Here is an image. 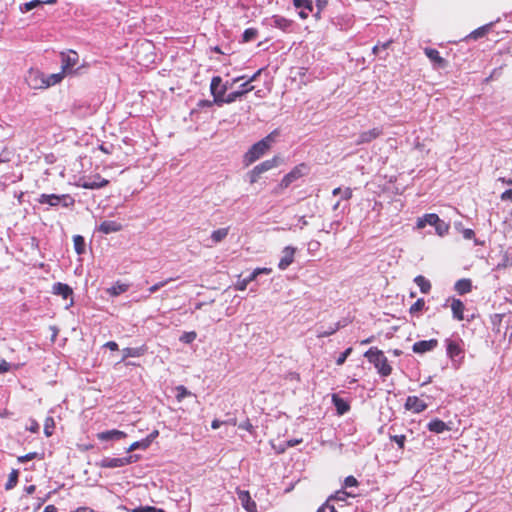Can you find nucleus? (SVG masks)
<instances>
[{"mask_svg":"<svg viewBox=\"0 0 512 512\" xmlns=\"http://www.w3.org/2000/svg\"><path fill=\"white\" fill-rule=\"evenodd\" d=\"M405 408L414 413H421L427 408V404L417 396H408L405 402Z\"/></svg>","mask_w":512,"mask_h":512,"instance_id":"4468645a","label":"nucleus"},{"mask_svg":"<svg viewBox=\"0 0 512 512\" xmlns=\"http://www.w3.org/2000/svg\"><path fill=\"white\" fill-rule=\"evenodd\" d=\"M17 481H18V471L13 470L9 475L7 483L5 484V489L10 490V489L14 488L17 484Z\"/></svg>","mask_w":512,"mask_h":512,"instance_id":"58836bf2","label":"nucleus"},{"mask_svg":"<svg viewBox=\"0 0 512 512\" xmlns=\"http://www.w3.org/2000/svg\"><path fill=\"white\" fill-rule=\"evenodd\" d=\"M449 302L451 303L450 307L452 310L453 318L458 321L463 320L464 319L463 312L465 309L464 303L460 299L448 298L446 300V303L444 304V307H446Z\"/></svg>","mask_w":512,"mask_h":512,"instance_id":"f8f14e48","label":"nucleus"},{"mask_svg":"<svg viewBox=\"0 0 512 512\" xmlns=\"http://www.w3.org/2000/svg\"><path fill=\"white\" fill-rule=\"evenodd\" d=\"M130 512H164L162 509L155 508L153 506H139L129 510Z\"/></svg>","mask_w":512,"mask_h":512,"instance_id":"c03bdc74","label":"nucleus"},{"mask_svg":"<svg viewBox=\"0 0 512 512\" xmlns=\"http://www.w3.org/2000/svg\"><path fill=\"white\" fill-rule=\"evenodd\" d=\"M197 337V334L196 332L194 331H190V332H184L181 336H180V341L182 343H185V344H190L192 343Z\"/></svg>","mask_w":512,"mask_h":512,"instance_id":"79ce46f5","label":"nucleus"},{"mask_svg":"<svg viewBox=\"0 0 512 512\" xmlns=\"http://www.w3.org/2000/svg\"><path fill=\"white\" fill-rule=\"evenodd\" d=\"M364 357L374 365L377 372L382 377H387L392 373V367L388 363L387 357L384 355L383 351L379 350L377 347H371L365 352Z\"/></svg>","mask_w":512,"mask_h":512,"instance_id":"f03ea898","label":"nucleus"},{"mask_svg":"<svg viewBox=\"0 0 512 512\" xmlns=\"http://www.w3.org/2000/svg\"><path fill=\"white\" fill-rule=\"evenodd\" d=\"M259 274H260V270L255 269L252 273H250V275L248 277H246V279L250 283V282L254 281Z\"/></svg>","mask_w":512,"mask_h":512,"instance_id":"69168bd1","label":"nucleus"},{"mask_svg":"<svg viewBox=\"0 0 512 512\" xmlns=\"http://www.w3.org/2000/svg\"><path fill=\"white\" fill-rule=\"evenodd\" d=\"M501 70L502 68H496L492 71L491 75L487 78V81L490 80V79H494V78H497L501 75Z\"/></svg>","mask_w":512,"mask_h":512,"instance_id":"338daca9","label":"nucleus"},{"mask_svg":"<svg viewBox=\"0 0 512 512\" xmlns=\"http://www.w3.org/2000/svg\"><path fill=\"white\" fill-rule=\"evenodd\" d=\"M229 227L220 228L211 233L210 240L211 243L207 244L208 247H212L220 242H222L229 234Z\"/></svg>","mask_w":512,"mask_h":512,"instance_id":"5701e85b","label":"nucleus"},{"mask_svg":"<svg viewBox=\"0 0 512 512\" xmlns=\"http://www.w3.org/2000/svg\"><path fill=\"white\" fill-rule=\"evenodd\" d=\"M328 4V0H316L315 6L318 10H324Z\"/></svg>","mask_w":512,"mask_h":512,"instance_id":"e2e57ef3","label":"nucleus"},{"mask_svg":"<svg viewBox=\"0 0 512 512\" xmlns=\"http://www.w3.org/2000/svg\"><path fill=\"white\" fill-rule=\"evenodd\" d=\"M296 252V248L292 246H286L282 251V257L278 263V268L280 270H286L294 261V254Z\"/></svg>","mask_w":512,"mask_h":512,"instance_id":"ddd939ff","label":"nucleus"},{"mask_svg":"<svg viewBox=\"0 0 512 512\" xmlns=\"http://www.w3.org/2000/svg\"><path fill=\"white\" fill-rule=\"evenodd\" d=\"M52 293L61 296L63 299H67L72 297L73 290L69 285L57 282L52 287Z\"/></svg>","mask_w":512,"mask_h":512,"instance_id":"412c9836","label":"nucleus"},{"mask_svg":"<svg viewBox=\"0 0 512 512\" xmlns=\"http://www.w3.org/2000/svg\"><path fill=\"white\" fill-rule=\"evenodd\" d=\"M277 131L271 132L269 135L252 145L244 156L246 165H250L263 156L270 148L275 140Z\"/></svg>","mask_w":512,"mask_h":512,"instance_id":"f257e3e1","label":"nucleus"},{"mask_svg":"<svg viewBox=\"0 0 512 512\" xmlns=\"http://www.w3.org/2000/svg\"><path fill=\"white\" fill-rule=\"evenodd\" d=\"M438 215L434 213L425 214L423 217L418 218L417 228L422 229L426 225L434 226L438 221Z\"/></svg>","mask_w":512,"mask_h":512,"instance_id":"393cba45","label":"nucleus"},{"mask_svg":"<svg viewBox=\"0 0 512 512\" xmlns=\"http://www.w3.org/2000/svg\"><path fill=\"white\" fill-rule=\"evenodd\" d=\"M491 27H492V23H489V24H486V25H484L482 27H479L478 29H476L473 32H471L469 37L473 38V39L481 38L490 30Z\"/></svg>","mask_w":512,"mask_h":512,"instance_id":"f704fd0d","label":"nucleus"},{"mask_svg":"<svg viewBox=\"0 0 512 512\" xmlns=\"http://www.w3.org/2000/svg\"><path fill=\"white\" fill-rule=\"evenodd\" d=\"M437 346H438L437 339L422 340V341L415 342L412 346V350L414 353L423 354V353L434 350Z\"/></svg>","mask_w":512,"mask_h":512,"instance_id":"9b49d317","label":"nucleus"},{"mask_svg":"<svg viewBox=\"0 0 512 512\" xmlns=\"http://www.w3.org/2000/svg\"><path fill=\"white\" fill-rule=\"evenodd\" d=\"M356 495L351 493V492H347L345 490H339L337 491L334 495L330 496L328 498L329 502L331 500H337V501H346V499L348 497H355Z\"/></svg>","mask_w":512,"mask_h":512,"instance_id":"473e14b6","label":"nucleus"},{"mask_svg":"<svg viewBox=\"0 0 512 512\" xmlns=\"http://www.w3.org/2000/svg\"><path fill=\"white\" fill-rule=\"evenodd\" d=\"M228 89L227 84L222 83V78L220 76H214L211 80L210 91L214 97V102L217 105H221L225 100V93Z\"/></svg>","mask_w":512,"mask_h":512,"instance_id":"7ed1b4c3","label":"nucleus"},{"mask_svg":"<svg viewBox=\"0 0 512 512\" xmlns=\"http://www.w3.org/2000/svg\"><path fill=\"white\" fill-rule=\"evenodd\" d=\"M292 2L294 7L299 10L298 15L301 19H307L309 14L314 11L311 0H292Z\"/></svg>","mask_w":512,"mask_h":512,"instance_id":"9d476101","label":"nucleus"},{"mask_svg":"<svg viewBox=\"0 0 512 512\" xmlns=\"http://www.w3.org/2000/svg\"><path fill=\"white\" fill-rule=\"evenodd\" d=\"M358 486V481L354 476H348L344 480V487L350 488V487H356Z\"/></svg>","mask_w":512,"mask_h":512,"instance_id":"864d4df0","label":"nucleus"},{"mask_svg":"<svg viewBox=\"0 0 512 512\" xmlns=\"http://www.w3.org/2000/svg\"><path fill=\"white\" fill-rule=\"evenodd\" d=\"M391 44V41H387V42H384V43H378L376 44L374 47H373V53L377 54L379 53L380 50H385L389 47V45Z\"/></svg>","mask_w":512,"mask_h":512,"instance_id":"6e6d98bb","label":"nucleus"},{"mask_svg":"<svg viewBox=\"0 0 512 512\" xmlns=\"http://www.w3.org/2000/svg\"><path fill=\"white\" fill-rule=\"evenodd\" d=\"M239 428L251 432L252 429H253V426H252V424L250 423L249 420H246V421H244V422L239 424Z\"/></svg>","mask_w":512,"mask_h":512,"instance_id":"680f3d73","label":"nucleus"},{"mask_svg":"<svg viewBox=\"0 0 512 512\" xmlns=\"http://www.w3.org/2000/svg\"><path fill=\"white\" fill-rule=\"evenodd\" d=\"M271 26L278 28L284 32H291L293 27V21L283 16L274 15L272 17Z\"/></svg>","mask_w":512,"mask_h":512,"instance_id":"f3484780","label":"nucleus"},{"mask_svg":"<svg viewBox=\"0 0 512 512\" xmlns=\"http://www.w3.org/2000/svg\"><path fill=\"white\" fill-rule=\"evenodd\" d=\"M427 428L429 431L437 433V434H440L446 430H449L447 424L440 419H434V420L430 421L427 425Z\"/></svg>","mask_w":512,"mask_h":512,"instance_id":"cd10ccee","label":"nucleus"},{"mask_svg":"<svg viewBox=\"0 0 512 512\" xmlns=\"http://www.w3.org/2000/svg\"><path fill=\"white\" fill-rule=\"evenodd\" d=\"M334 402H335V405H336V408H337V411L340 413V414H344L348 409V405L345 404L342 400H339V399H336L334 397Z\"/></svg>","mask_w":512,"mask_h":512,"instance_id":"8fccbe9b","label":"nucleus"},{"mask_svg":"<svg viewBox=\"0 0 512 512\" xmlns=\"http://www.w3.org/2000/svg\"><path fill=\"white\" fill-rule=\"evenodd\" d=\"M73 242H74L75 252L78 255L83 254L85 252V246H86L84 238L81 235H75L73 237Z\"/></svg>","mask_w":512,"mask_h":512,"instance_id":"7c9ffc66","label":"nucleus"},{"mask_svg":"<svg viewBox=\"0 0 512 512\" xmlns=\"http://www.w3.org/2000/svg\"><path fill=\"white\" fill-rule=\"evenodd\" d=\"M500 198L502 201H512V188L504 191Z\"/></svg>","mask_w":512,"mask_h":512,"instance_id":"bf43d9fd","label":"nucleus"},{"mask_svg":"<svg viewBox=\"0 0 512 512\" xmlns=\"http://www.w3.org/2000/svg\"><path fill=\"white\" fill-rule=\"evenodd\" d=\"M121 230L122 225L119 222L113 220L103 221L98 227V231L103 234L115 233Z\"/></svg>","mask_w":512,"mask_h":512,"instance_id":"aec40b11","label":"nucleus"},{"mask_svg":"<svg viewBox=\"0 0 512 512\" xmlns=\"http://www.w3.org/2000/svg\"><path fill=\"white\" fill-rule=\"evenodd\" d=\"M258 35L256 28H247L242 34V42H250L254 40Z\"/></svg>","mask_w":512,"mask_h":512,"instance_id":"e433bc0d","label":"nucleus"},{"mask_svg":"<svg viewBox=\"0 0 512 512\" xmlns=\"http://www.w3.org/2000/svg\"><path fill=\"white\" fill-rule=\"evenodd\" d=\"M248 284H249V282L247 281L246 278H244L242 280H238L235 287L237 290L243 291L247 288Z\"/></svg>","mask_w":512,"mask_h":512,"instance_id":"13d9d810","label":"nucleus"},{"mask_svg":"<svg viewBox=\"0 0 512 512\" xmlns=\"http://www.w3.org/2000/svg\"><path fill=\"white\" fill-rule=\"evenodd\" d=\"M44 2L43 1H40V0H31L29 2H26L24 3L23 5H21L20 7V10L22 12H29L31 11L32 9L40 6L41 4H43Z\"/></svg>","mask_w":512,"mask_h":512,"instance_id":"ea45409f","label":"nucleus"},{"mask_svg":"<svg viewBox=\"0 0 512 512\" xmlns=\"http://www.w3.org/2000/svg\"><path fill=\"white\" fill-rule=\"evenodd\" d=\"M252 90H254L253 85H249V83H243L240 85L239 90L231 92L226 95L224 103H228V104L233 103L237 99L243 97L245 94H247L248 92H250Z\"/></svg>","mask_w":512,"mask_h":512,"instance_id":"dca6fc26","label":"nucleus"},{"mask_svg":"<svg viewBox=\"0 0 512 512\" xmlns=\"http://www.w3.org/2000/svg\"><path fill=\"white\" fill-rule=\"evenodd\" d=\"M301 176V170L299 167H295L291 172L286 174L281 180V187L287 188L292 182Z\"/></svg>","mask_w":512,"mask_h":512,"instance_id":"bb28decb","label":"nucleus"},{"mask_svg":"<svg viewBox=\"0 0 512 512\" xmlns=\"http://www.w3.org/2000/svg\"><path fill=\"white\" fill-rule=\"evenodd\" d=\"M454 289L459 295L467 294L472 290V281L467 278L460 279L455 283Z\"/></svg>","mask_w":512,"mask_h":512,"instance_id":"b1692460","label":"nucleus"},{"mask_svg":"<svg viewBox=\"0 0 512 512\" xmlns=\"http://www.w3.org/2000/svg\"><path fill=\"white\" fill-rule=\"evenodd\" d=\"M435 231L439 236H444L448 233L449 224H447L444 220L438 217L437 223L434 225Z\"/></svg>","mask_w":512,"mask_h":512,"instance_id":"72a5a7b5","label":"nucleus"},{"mask_svg":"<svg viewBox=\"0 0 512 512\" xmlns=\"http://www.w3.org/2000/svg\"><path fill=\"white\" fill-rule=\"evenodd\" d=\"M390 440L395 442L400 449H404L405 446V435H390Z\"/></svg>","mask_w":512,"mask_h":512,"instance_id":"49530a36","label":"nucleus"},{"mask_svg":"<svg viewBox=\"0 0 512 512\" xmlns=\"http://www.w3.org/2000/svg\"><path fill=\"white\" fill-rule=\"evenodd\" d=\"M277 163H278V158L277 157H274L272 159H269V160H266L258 165L255 166V168L261 173L263 174L264 172H267L269 171L270 169L274 168L277 166Z\"/></svg>","mask_w":512,"mask_h":512,"instance_id":"c85d7f7f","label":"nucleus"},{"mask_svg":"<svg viewBox=\"0 0 512 512\" xmlns=\"http://www.w3.org/2000/svg\"><path fill=\"white\" fill-rule=\"evenodd\" d=\"M98 439L101 441H119L126 437V433L120 430H108L101 432L97 435Z\"/></svg>","mask_w":512,"mask_h":512,"instance_id":"6ab92c4d","label":"nucleus"},{"mask_svg":"<svg viewBox=\"0 0 512 512\" xmlns=\"http://www.w3.org/2000/svg\"><path fill=\"white\" fill-rule=\"evenodd\" d=\"M424 53L438 68L445 67L446 61L440 56L438 50L434 48H425Z\"/></svg>","mask_w":512,"mask_h":512,"instance_id":"4be33fe9","label":"nucleus"},{"mask_svg":"<svg viewBox=\"0 0 512 512\" xmlns=\"http://www.w3.org/2000/svg\"><path fill=\"white\" fill-rule=\"evenodd\" d=\"M147 351L146 346H140V347H127L122 350L123 353V359H126L128 357H140L143 356Z\"/></svg>","mask_w":512,"mask_h":512,"instance_id":"a878e982","label":"nucleus"},{"mask_svg":"<svg viewBox=\"0 0 512 512\" xmlns=\"http://www.w3.org/2000/svg\"><path fill=\"white\" fill-rule=\"evenodd\" d=\"M127 290V285L125 284H121V285H118V286H113L111 289H110V294L111 295H114V296H117L119 295L120 293H123Z\"/></svg>","mask_w":512,"mask_h":512,"instance_id":"603ef678","label":"nucleus"},{"mask_svg":"<svg viewBox=\"0 0 512 512\" xmlns=\"http://www.w3.org/2000/svg\"><path fill=\"white\" fill-rule=\"evenodd\" d=\"M261 176V173L254 167L250 172H249V181L251 184L253 183H256L258 181V179L260 178Z\"/></svg>","mask_w":512,"mask_h":512,"instance_id":"5fc2aeb1","label":"nucleus"},{"mask_svg":"<svg viewBox=\"0 0 512 512\" xmlns=\"http://www.w3.org/2000/svg\"><path fill=\"white\" fill-rule=\"evenodd\" d=\"M332 194L334 196L340 194V195H342L343 199L348 200L352 197V190L350 188H346L344 191H342V189L340 187H337L332 191Z\"/></svg>","mask_w":512,"mask_h":512,"instance_id":"37998d69","label":"nucleus"},{"mask_svg":"<svg viewBox=\"0 0 512 512\" xmlns=\"http://www.w3.org/2000/svg\"><path fill=\"white\" fill-rule=\"evenodd\" d=\"M63 201V206L68 207L74 204V199L69 195L41 194L38 198L40 204L57 206Z\"/></svg>","mask_w":512,"mask_h":512,"instance_id":"20e7f679","label":"nucleus"},{"mask_svg":"<svg viewBox=\"0 0 512 512\" xmlns=\"http://www.w3.org/2000/svg\"><path fill=\"white\" fill-rule=\"evenodd\" d=\"M137 458L135 456H127L121 458H110L105 457L99 462V466L102 468H118L135 462Z\"/></svg>","mask_w":512,"mask_h":512,"instance_id":"423d86ee","label":"nucleus"},{"mask_svg":"<svg viewBox=\"0 0 512 512\" xmlns=\"http://www.w3.org/2000/svg\"><path fill=\"white\" fill-rule=\"evenodd\" d=\"M474 236H475V233H474V231H473L472 229H465V230L463 231V237H464L465 239L470 240V239H472Z\"/></svg>","mask_w":512,"mask_h":512,"instance_id":"0e129e2a","label":"nucleus"},{"mask_svg":"<svg viewBox=\"0 0 512 512\" xmlns=\"http://www.w3.org/2000/svg\"><path fill=\"white\" fill-rule=\"evenodd\" d=\"M382 134V130L380 128H372L368 131H364L359 134V137L356 141L358 145L369 143L372 140L376 139Z\"/></svg>","mask_w":512,"mask_h":512,"instance_id":"a211bd4d","label":"nucleus"},{"mask_svg":"<svg viewBox=\"0 0 512 512\" xmlns=\"http://www.w3.org/2000/svg\"><path fill=\"white\" fill-rule=\"evenodd\" d=\"M10 369V364L4 359L0 358V373L7 372Z\"/></svg>","mask_w":512,"mask_h":512,"instance_id":"052dcab7","label":"nucleus"},{"mask_svg":"<svg viewBox=\"0 0 512 512\" xmlns=\"http://www.w3.org/2000/svg\"><path fill=\"white\" fill-rule=\"evenodd\" d=\"M340 328V323H336L333 326H330L327 330L319 329L317 331L318 338L328 337L338 331Z\"/></svg>","mask_w":512,"mask_h":512,"instance_id":"c9c22d12","label":"nucleus"},{"mask_svg":"<svg viewBox=\"0 0 512 512\" xmlns=\"http://www.w3.org/2000/svg\"><path fill=\"white\" fill-rule=\"evenodd\" d=\"M37 456H38V454L36 452H31L24 456L19 457V461L24 463V462H27V461H30V460L36 458Z\"/></svg>","mask_w":512,"mask_h":512,"instance_id":"4d7b16f0","label":"nucleus"},{"mask_svg":"<svg viewBox=\"0 0 512 512\" xmlns=\"http://www.w3.org/2000/svg\"><path fill=\"white\" fill-rule=\"evenodd\" d=\"M26 81L33 89L45 88V76L38 70H30L26 77Z\"/></svg>","mask_w":512,"mask_h":512,"instance_id":"1a4fd4ad","label":"nucleus"},{"mask_svg":"<svg viewBox=\"0 0 512 512\" xmlns=\"http://www.w3.org/2000/svg\"><path fill=\"white\" fill-rule=\"evenodd\" d=\"M159 435V432L158 430H154L152 431L145 439L146 440H149V444L151 445V443L153 442V440Z\"/></svg>","mask_w":512,"mask_h":512,"instance_id":"774afa93","label":"nucleus"},{"mask_svg":"<svg viewBox=\"0 0 512 512\" xmlns=\"http://www.w3.org/2000/svg\"><path fill=\"white\" fill-rule=\"evenodd\" d=\"M54 428V421L52 418H47L46 420V423H45V427H44V433L46 436H51L52 435V430Z\"/></svg>","mask_w":512,"mask_h":512,"instance_id":"3c124183","label":"nucleus"},{"mask_svg":"<svg viewBox=\"0 0 512 512\" xmlns=\"http://www.w3.org/2000/svg\"><path fill=\"white\" fill-rule=\"evenodd\" d=\"M424 306H425V301H424V299L420 298L410 307V313L414 314L416 312H419L424 308Z\"/></svg>","mask_w":512,"mask_h":512,"instance_id":"09e8293b","label":"nucleus"},{"mask_svg":"<svg viewBox=\"0 0 512 512\" xmlns=\"http://www.w3.org/2000/svg\"><path fill=\"white\" fill-rule=\"evenodd\" d=\"M414 282L420 288L422 293H428L431 289V283L422 275L417 276Z\"/></svg>","mask_w":512,"mask_h":512,"instance_id":"c756f323","label":"nucleus"},{"mask_svg":"<svg viewBox=\"0 0 512 512\" xmlns=\"http://www.w3.org/2000/svg\"><path fill=\"white\" fill-rule=\"evenodd\" d=\"M352 353V348L349 347L347 348L345 351H343L339 356L338 358L336 359V364L338 366H341L345 363L346 359L348 358V356Z\"/></svg>","mask_w":512,"mask_h":512,"instance_id":"a18cd8bd","label":"nucleus"},{"mask_svg":"<svg viewBox=\"0 0 512 512\" xmlns=\"http://www.w3.org/2000/svg\"><path fill=\"white\" fill-rule=\"evenodd\" d=\"M237 495H238V499H239L242 507L247 512H256L257 511L256 503H255V501L252 500L248 491L239 490L237 492Z\"/></svg>","mask_w":512,"mask_h":512,"instance_id":"2eb2a0df","label":"nucleus"},{"mask_svg":"<svg viewBox=\"0 0 512 512\" xmlns=\"http://www.w3.org/2000/svg\"><path fill=\"white\" fill-rule=\"evenodd\" d=\"M79 56L75 51H69L68 53H61V68L64 73L72 72L75 65L78 63Z\"/></svg>","mask_w":512,"mask_h":512,"instance_id":"6e6552de","label":"nucleus"},{"mask_svg":"<svg viewBox=\"0 0 512 512\" xmlns=\"http://www.w3.org/2000/svg\"><path fill=\"white\" fill-rule=\"evenodd\" d=\"M176 400L178 402H181L185 397L191 395V392L187 390L186 387H184L183 385H180V386H177L176 387Z\"/></svg>","mask_w":512,"mask_h":512,"instance_id":"a19ab883","label":"nucleus"},{"mask_svg":"<svg viewBox=\"0 0 512 512\" xmlns=\"http://www.w3.org/2000/svg\"><path fill=\"white\" fill-rule=\"evenodd\" d=\"M172 280H173L172 278H169V279H166V280H164V281H161V282H158V283H156V284L152 285V286L148 289L149 293H150V294H152V293L157 292L159 289H161L162 287L166 286V285H167L169 282H171Z\"/></svg>","mask_w":512,"mask_h":512,"instance_id":"de8ad7c7","label":"nucleus"},{"mask_svg":"<svg viewBox=\"0 0 512 512\" xmlns=\"http://www.w3.org/2000/svg\"><path fill=\"white\" fill-rule=\"evenodd\" d=\"M150 446L149 444V440H146V439H142L140 441H136L134 443H132L129 448L127 449L128 452H132L136 449H147L148 447Z\"/></svg>","mask_w":512,"mask_h":512,"instance_id":"4c0bfd02","label":"nucleus"},{"mask_svg":"<svg viewBox=\"0 0 512 512\" xmlns=\"http://www.w3.org/2000/svg\"><path fill=\"white\" fill-rule=\"evenodd\" d=\"M109 181L105 178H102L99 174L94 175L89 178H83L79 180L78 186L84 189H100L107 186Z\"/></svg>","mask_w":512,"mask_h":512,"instance_id":"0eeeda50","label":"nucleus"},{"mask_svg":"<svg viewBox=\"0 0 512 512\" xmlns=\"http://www.w3.org/2000/svg\"><path fill=\"white\" fill-rule=\"evenodd\" d=\"M63 76H64V72L62 71L60 73L51 74L48 77H45V88L53 86V85L61 82V80L63 79Z\"/></svg>","mask_w":512,"mask_h":512,"instance_id":"2f4dec72","label":"nucleus"},{"mask_svg":"<svg viewBox=\"0 0 512 512\" xmlns=\"http://www.w3.org/2000/svg\"><path fill=\"white\" fill-rule=\"evenodd\" d=\"M446 351L448 357L453 363H459L463 359L464 350L461 346V340L446 339Z\"/></svg>","mask_w":512,"mask_h":512,"instance_id":"39448f33","label":"nucleus"}]
</instances>
